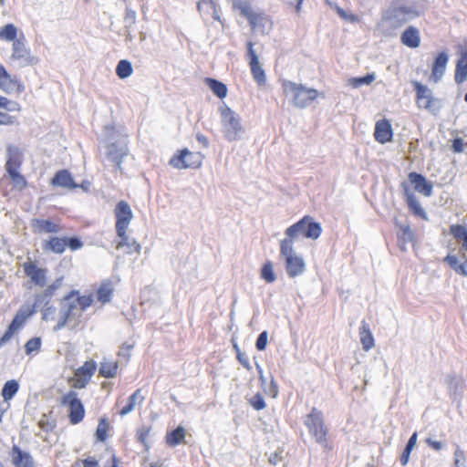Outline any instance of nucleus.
<instances>
[{"label": "nucleus", "mask_w": 467, "mask_h": 467, "mask_svg": "<svg viewBox=\"0 0 467 467\" xmlns=\"http://www.w3.org/2000/svg\"><path fill=\"white\" fill-rule=\"evenodd\" d=\"M423 7L420 0H392L382 12L379 28L385 36H394L395 31L409 21L421 16Z\"/></svg>", "instance_id": "f257e3e1"}, {"label": "nucleus", "mask_w": 467, "mask_h": 467, "mask_svg": "<svg viewBox=\"0 0 467 467\" xmlns=\"http://www.w3.org/2000/svg\"><path fill=\"white\" fill-rule=\"evenodd\" d=\"M24 162V152L16 145L8 144L6 147V161L5 169L6 176L11 180L13 188L22 192L27 187L26 177L20 172ZM5 177V175L4 176ZM3 178L2 180H4Z\"/></svg>", "instance_id": "f03ea898"}, {"label": "nucleus", "mask_w": 467, "mask_h": 467, "mask_svg": "<svg viewBox=\"0 0 467 467\" xmlns=\"http://www.w3.org/2000/svg\"><path fill=\"white\" fill-rule=\"evenodd\" d=\"M281 84L284 94L291 96V103L296 108H307L319 95L316 88H306L303 84H297L291 80L283 79Z\"/></svg>", "instance_id": "7ed1b4c3"}, {"label": "nucleus", "mask_w": 467, "mask_h": 467, "mask_svg": "<svg viewBox=\"0 0 467 467\" xmlns=\"http://www.w3.org/2000/svg\"><path fill=\"white\" fill-rule=\"evenodd\" d=\"M78 290H71L67 294L60 302L59 319L57 325L53 327L55 332L64 328L66 326H70L71 329L77 328L80 324L82 313H77L76 302H70L75 295H78Z\"/></svg>", "instance_id": "20e7f679"}, {"label": "nucleus", "mask_w": 467, "mask_h": 467, "mask_svg": "<svg viewBox=\"0 0 467 467\" xmlns=\"http://www.w3.org/2000/svg\"><path fill=\"white\" fill-rule=\"evenodd\" d=\"M321 223L316 222L311 216L306 215L285 230L286 237L284 240L290 239V244L294 245L295 240L300 235L316 240L321 235Z\"/></svg>", "instance_id": "39448f33"}, {"label": "nucleus", "mask_w": 467, "mask_h": 467, "mask_svg": "<svg viewBox=\"0 0 467 467\" xmlns=\"http://www.w3.org/2000/svg\"><path fill=\"white\" fill-rule=\"evenodd\" d=\"M221 123L223 136L232 142L239 140L244 133L240 116L227 105L220 108Z\"/></svg>", "instance_id": "423d86ee"}, {"label": "nucleus", "mask_w": 467, "mask_h": 467, "mask_svg": "<svg viewBox=\"0 0 467 467\" xmlns=\"http://www.w3.org/2000/svg\"><path fill=\"white\" fill-rule=\"evenodd\" d=\"M280 254L285 258V268L290 278L301 275L306 271V263L302 256L296 254L289 240L280 242Z\"/></svg>", "instance_id": "0eeeda50"}, {"label": "nucleus", "mask_w": 467, "mask_h": 467, "mask_svg": "<svg viewBox=\"0 0 467 467\" xmlns=\"http://www.w3.org/2000/svg\"><path fill=\"white\" fill-rule=\"evenodd\" d=\"M305 425L307 427L309 433L314 437L317 443L322 445L324 448L328 447V430L325 426L321 410L313 407L310 413L306 415Z\"/></svg>", "instance_id": "6e6552de"}, {"label": "nucleus", "mask_w": 467, "mask_h": 467, "mask_svg": "<svg viewBox=\"0 0 467 467\" xmlns=\"http://www.w3.org/2000/svg\"><path fill=\"white\" fill-rule=\"evenodd\" d=\"M411 85L416 93V103L418 108L426 109L433 114L441 109L439 99L433 96L432 90L426 85L413 80Z\"/></svg>", "instance_id": "1a4fd4ad"}, {"label": "nucleus", "mask_w": 467, "mask_h": 467, "mask_svg": "<svg viewBox=\"0 0 467 467\" xmlns=\"http://www.w3.org/2000/svg\"><path fill=\"white\" fill-rule=\"evenodd\" d=\"M11 58L18 61L22 67L36 66L40 61L36 56L31 54L30 48L26 46V39L24 35H21L14 41Z\"/></svg>", "instance_id": "9d476101"}, {"label": "nucleus", "mask_w": 467, "mask_h": 467, "mask_svg": "<svg viewBox=\"0 0 467 467\" xmlns=\"http://www.w3.org/2000/svg\"><path fill=\"white\" fill-rule=\"evenodd\" d=\"M61 405L68 408V419L71 424H78L85 417V407L82 401L78 398V393L74 390L68 391L61 399Z\"/></svg>", "instance_id": "9b49d317"}, {"label": "nucleus", "mask_w": 467, "mask_h": 467, "mask_svg": "<svg viewBox=\"0 0 467 467\" xmlns=\"http://www.w3.org/2000/svg\"><path fill=\"white\" fill-rule=\"evenodd\" d=\"M129 154L128 139L121 137L107 146V157L118 171H121L123 159Z\"/></svg>", "instance_id": "f8f14e48"}, {"label": "nucleus", "mask_w": 467, "mask_h": 467, "mask_svg": "<svg viewBox=\"0 0 467 467\" xmlns=\"http://www.w3.org/2000/svg\"><path fill=\"white\" fill-rule=\"evenodd\" d=\"M204 156L200 152H192L188 149L179 150V154L171 160V164L179 169L200 168Z\"/></svg>", "instance_id": "ddd939ff"}, {"label": "nucleus", "mask_w": 467, "mask_h": 467, "mask_svg": "<svg viewBox=\"0 0 467 467\" xmlns=\"http://www.w3.org/2000/svg\"><path fill=\"white\" fill-rule=\"evenodd\" d=\"M116 217V233L118 236H123L127 231L132 218L133 213L130 206L126 201H119L115 207Z\"/></svg>", "instance_id": "4468645a"}, {"label": "nucleus", "mask_w": 467, "mask_h": 467, "mask_svg": "<svg viewBox=\"0 0 467 467\" xmlns=\"http://www.w3.org/2000/svg\"><path fill=\"white\" fill-rule=\"evenodd\" d=\"M246 57L249 59V66L254 80L258 86H264L266 83V75L265 69L259 62V57L254 49V43L248 41L246 43Z\"/></svg>", "instance_id": "2eb2a0df"}, {"label": "nucleus", "mask_w": 467, "mask_h": 467, "mask_svg": "<svg viewBox=\"0 0 467 467\" xmlns=\"http://www.w3.org/2000/svg\"><path fill=\"white\" fill-rule=\"evenodd\" d=\"M243 16L245 17L252 29L257 30L261 34H265L271 29V21L269 17L263 12H248L247 9L243 10Z\"/></svg>", "instance_id": "dca6fc26"}, {"label": "nucleus", "mask_w": 467, "mask_h": 467, "mask_svg": "<svg viewBox=\"0 0 467 467\" xmlns=\"http://www.w3.org/2000/svg\"><path fill=\"white\" fill-rule=\"evenodd\" d=\"M446 383L451 399L460 406L464 396V381L456 374L451 373L447 375Z\"/></svg>", "instance_id": "f3484780"}, {"label": "nucleus", "mask_w": 467, "mask_h": 467, "mask_svg": "<svg viewBox=\"0 0 467 467\" xmlns=\"http://www.w3.org/2000/svg\"><path fill=\"white\" fill-rule=\"evenodd\" d=\"M0 88L5 93L10 94L13 91L21 93L25 87L16 77H11L5 67L0 64Z\"/></svg>", "instance_id": "a211bd4d"}, {"label": "nucleus", "mask_w": 467, "mask_h": 467, "mask_svg": "<svg viewBox=\"0 0 467 467\" xmlns=\"http://www.w3.org/2000/svg\"><path fill=\"white\" fill-rule=\"evenodd\" d=\"M409 182L413 185L414 190L419 193L431 197L433 193V184L421 173L411 171L408 175Z\"/></svg>", "instance_id": "6ab92c4d"}, {"label": "nucleus", "mask_w": 467, "mask_h": 467, "mask_svg": "<svg viewBox=\"0 0 467 467\" xmlns=\"http://www.w3.org/2000/svg\"><path fill=\"white\" fill-rule=\"evenodd\" d=\"M401 189L403 191V194L406 197V202L410 210L413 213L414 215L427 221L428 214L425 210L421 207L420 202L418 201L415 194L410 191L409 184L407 182H401Z\"/></svg>", "instance_id": "aec40b11"}, {"label": "nucleus", "mask_w": 467, "mask_h": 467, "mask_svg": "<svg viewBox=\"0 0 467 467\" xmlns=\"http://www.w3.org/2000/svg\"><path fill=\"white\" fill-rule=\"evenodd\" d=\"M24 272L31 281L38 286H45L47 283V270L39 268L36 263L26 262L23 265Z\"/></svg>", "instance_id": "412c9836"}, {"label": "nucleus", "mask_w": 467, "mask_h": 467, "mask_svg": "<svg viewBox=\"0 0 467 467\" xmlns=\"http://www.w3.org/2000/svg\"><path fill=\"white\" fill-rule=\"evenodd\" d=\"M10 456L15 467H34L36 465L32 455L28 451H22L16 444L12 446Z\"/></svg>", "instance_id": "4be33fe9"}, {"label": "nucleus", "mask_w": 467, "mask_h": 467, "mask_svg": "<svg viewBox=\"0 0 467 467\" xmlns=\"http://www.w3.org/2000/svg\"><path fill=\"white\" fill-rule=\"evenodd\" d=\"M375 140L379 143H387L392 140L393 130L388 119H381L376 123L374 131Z\"/></svg>", "instance_id": "5701e85b"}, {"label": "nucleus", "mask_w": 467, "mask_h": 467, "mask_svg": "<svg viewBox=\"0 0 467 467\" xmlns=\"http://www.w3.org/2000/svg\"><path fill=\"white\" fill-rule=\"evenodd\" d=\"M449 61V55L445 51L440 52L434 58L431 66V77L435 82H439L443 77Z\"/></svg>", "instance_id": "b1692460"}, {"label": "nucleus", "mask_w": 467, "mask_h": 467, "mask_svg": "<svg viewBox=\"0 0 467 467\" xmlns=\"http://www.w3.org/2000/svg\"><path fill=\"white\" fill-rule=\"evenodd\" d=\"M400 42L410 48L419 47L420 45V30L414 26H408L400 36Z\"/></svg>", "instance_id": "393cba45"}, {"label": "nucleus", "mask_w": 467, "mask_h": 467, "mask_svg": "<svg viewBox=\"0 0 467 467\" xmlns=\"http://www.w3.org/2000/svg\"><path fill=\"white\" fill-rule=\"evenodd\" d=\"M54 186H60L67 189H77L78 184L75 182L71 173L67 170H60L56 172L51 180Z\"/></svg>", "instance_id": "a878e982"}, {"label": "nucleus", "mask_w": 467, "mask_h": 467, "mask_svg": "<svg viewBox=\"0 0 467 467\" xmlns=\"http://www.w3.org/2000/svg\"><path fill=\"white\" fill-rule=\"evenodd\" d=\"M31 226L36 233H58L60 227L49 219L34 218L31 221Z\"/></svg>", "instance_id": "bb28decb"}, {"label": "nucleus", "mask_w": 467, "mask_h": 467, "mask_svg": "<svg viewBox=\"0 0 467 467\" xmlns=\"http://www.w3.org/2000/svg\"><path fill=\"white\" fill-rule=\"evenodd\" d=\"M42 248L45 251L61 254L67 248L65 237L51 236L42 244Z\"/></svg>", "instance_id": "cd10ccee"}, {"label": "nucleus", "mask_w": 467, "mask_h": 467, "mask_svg": "<svg viewBox=\"0 0 467 467\" xmlns=\"http://www.w3.org/2000/svg\"><path fill=\"white\" fill-rule=\"evenodd\" d=\"M398 245L401 251H406V245L409 243H412L415 238V234L410 228L409 223H405L400 230L397 233Z\"/></svg>", "instance_id": "c85d7f7f"}, {"label": "nucleus", "mask_w": 467, "mask_h": 467, "mask_svg": "<svg viewBox=\"0 0 467 467\" xmlns=\"http://www.w3.org/2000/svg\"><path fill=\"white\" fill-rule=\"evenodd\" d=\"M359 337L364 350L368 351L373 348L374 337L369 328V325L365 320L361 321L359 327Z\"/></svg>", "instance_id": "c756f323"}, {"label": "nucleus", "mask_w": 467, "mask_h": 467, "mask_svg": "<svg viewBox=\"0 0 467 467\" xmlns=\"http://www.w3.org/2000/svg\"><path fill=\"white\" fill-rule=\"evenodd\" d=\"M467 79V51H464L458 59L455 67L454 80L460 85Z\"/></svg>", "instance_id": "7c9ffc66"}, {"label": "nucleus", "mask_w": 467, "mask_h": 467, "mask_svg": "<svg viewBox=\"0 0 467 467\" xmlns=\"http://www.w3.org/2000/svg\"><path fill=\"white\" fill-rule=\"evenodd\" d=\"M145 400V397L141 393V389H136L128 399V402L125 406L122 407V409L119 410V414L121 416H125L134 410V407L137 402L140 404L143 402Z\"/></svg>", "instance_id": "2f4dec72"}, {"label": "nucleus", "mask_w": 467, "mask_h": 467, "mask_svg": "<svg viewBox=\"0 0 467 467\" xmlns=\"http://www.w3.org/2000/svg\"><path fill=\"white\" fill-rule=\"evenodd\" d=\"M185 438V429L182 426H178L171 431L166 434V442L169 446L175 447L181 444Z\"/></svg>", "instance_id": "473e14b6"}, {"label": "nucleus", "mask_w": 467, "mask_h": 467, "mask_svg": "<svg viewBox=\"0 0 467 467\" xmlns=\"http://www.w3.org/2000/svg\"><path fill=\"white\" fill-rule=\"evenodd\" d=\"M205 81L213 94L219 99H223L227 96V86L223 82L212 78H206Z\"/></svg>", "instance_id": "72a5a7b5"}, {"label": "nucleus", "mask_w": 467, "mask_h": 467, "mask_svg": "<svg viewBox=\"0 0 467 467\" xmlns=\"http://www.w3.org/2000/svg\"><path fill=\"white\" fill-rule=\"evenodd\" d=\"M119 237L120 238V241L117 245L118 248L124 246L127 247V254H132L133 252L139 254L140 252V244L134 238H130L126 232H124L123 236Z\"/></svg>", "instance_id": "f704fd0d"}, {"label": "nucleus", "mask_w": 467, "mask_h": 467, "mask_svg": "<svg viewBox=\"0 0 467 467\" xmlns=\"http://www.w3.org/2000/svg\"><path fill=\"white\" fill-rule=\"evenodd\" d=\"M19 389V383L16 379L7 380L1 391V395L5 401L12 400Z\"/></svg>", "instance_id": "c9c22d12"}, {"label": "nucleus", "mask_w": 467, "mask_h": 467, "mask_svg": "<svg viewBox=\"0 0 467 467\" xmlns=\"http://www.w3.org/2000/svg\"><path fill=\"white\" fill-rule=\"evenodd\" d=\"M113 288L109 281L103 282L97 290V299L102 304L109 303L111 300Z\"/></svg>", "instance_id": "e433bc0d"}, {"label": "nucleus", "mask_w": 467, "mask_h": 467, "mask_svg": "<svg viewBox=\"0 0 467 467\" xmlns=\"http://www.w3.org/2000/svg\"><path fill=\"white\" fill-rule=\"evenodd\" d=\"M118 363L113 361H102L100 362L99 373L100 376L106 379L115 378L118 371Z\"/></svg>", "instance_id": "4c0bfd02"}, {"label": "nucleus", "mask_w": 467, "mask_h": 467, "mask_svg": "<svg viewBox=\"0 0 467 467\" xmlns=\"http://www.w3.org/2000/svg\"><path fill=\"white\" fill-rule=\"evenodd\" d=\"M133 73V67L130 60L121 59L118 62L116 67V74L120 79H125L131 76Z\"/></svg>", "instance_id": "58836bf2"}, {"label": "nucleus", "mask_w": 467, "mask_h": 467, "mask_svg": "<svg viewBox=\"0 0 467 467\" xmlns=\"http://www.w3.org/2000/svg\"><path fill=\"white\" fill-rule=\"evenodd\" d=\"M376 79L375 73H368L365 76L355 77L348 79V85L353 88H360L361 86L370 85Z\"/></svg>", "instance_id": "ea45409f"}, {"label": "nucleus", "mask_w": 467, "mask_h": 467, "mask_svg": "<svg viewBox=\"0 0 467 467\" xmlns=\"http://www.w3.org/2000/svg\"><path fill=\"white\" fill-rule=\"evenodd\" d=\"M260 277L266 283L271 284L276 280V275L274 271V265L272 261H266L260 271Z\"/></svg>", "instance_id": "a19ab883"}, {"label": "nucleus", "mask_w": 467, "mask_h": 467, "mask_svg": "<svg viewBox=\"0 0 467 467\" xmlns=\"http://www.w3.org/2000/svg\"><path fill=\"white\" fill-rule=\"evenodd\" d=\"M109 429V424L106 418H101L99 421L96 430V439L98 441L104 442L108 439V431Z\"/></svg>", "instance_id": "79ce46f5"}, {"label": "nucleus", "mask_w": 467, "mask_h": 467, "mask_svg": "<svg viewBox=\"0 0 467 467\" xmlns=\"http://www.w3.org/2000/svg\"><path fill=\"white\" fill-rule=\"evenodd\" d=\"M17 36V28L13 24H7L4 26L0 29V38L5 39L6 41H15L18 37Z\"/></svg>", "instance_id": "37998d69"}, {"label": "nucleus", "mask_w": 467, "mask_h": 467, "mask_svg": "<svg viewBox=\"0 0 467 467\" xmlns=\"http://www.w3.org/2000/svg\"><path fill=\"white\" fill-rule=\"evenodd\" d=\"M97 368V364L93 360L86 361L78 369V374L84 379H90Z\"/></svg>", "instance_id": "c03bdc74"}, {"label": "nucleus", "mask_w": 467, "mask_h": 467, "mask_svg": "<svg viewBox=\"0 0 467 467\" xmlns=\"http://www.w3.org/2000/svg\"><path fill=\"white\" fill-rule=\"evenodd\" d=\"M77 296L76 299H71L70 302H76L77 306H79L81 311H85L88 307H89L93 303V295L89 294L87 296H79V293Z\"/></svg>", "instance_id": "a18cd8bd"}, {"label": "nucleus", "mask_w": 467, "mask_h": 467, "mask_svg": "<svg viewBox=\"0 0 467 467\" xmlns=\"http://www.w3.org/2000/svg\"><path fill=\"white\" fill-rule=\"evenodd\" d=\"M42 345L41 337H34L30 338L25 345V352L26 355H31L34 352H38Z\"/></svg>", "instance_id": "49530a36"}, {"label": "nucleus", "mask_w": 467, "mask_h": 467, "mask_svg": "<svg viewBox=\"0 0 467 467\" xmlns=\"http://www.w3.org/2000/svg\"><path fill=\"white\" fill-rule=\"evenodd\" d=\"M151 431V426H142L137 431V440L140 442L146 450L150 449V444L147 441V437Z\"/></svg>", "instance_id": "de8ad7c7"}, {"label": "nucleus", "mask_w": 467, "mask_h": 467, "mask_svg": "<svg viewBox=\"0 0 467 467\" xmlns=\"http://www.w3.org/2000/svg\"><path fill=\"white\" fill-rule=\"evenodd\" d=\"M450 232L459 241H462L467 236V228L462 224L451 225Z\"/></svg>", "instance_id": "09e8293b"}, {"label": "nucleus", "mask_w": 467, "mask_h": 467, "mask_svg": "<svg viewBox=\"0 0 467 467\" xmlns=\"http://www.w3.org/2000/svg\"><path fill=\"white\" fill-rule=\"evenodd\" d=\"M36 312V310L35 309V306H32L31 305H24L20 307L16 316H17L23 322H26V320Z\"/></svg>", "instance_id": "8fccbe9b"}, {"label": "nucleus", "mask_w": 467, "mask_h": 467, "mask_svg": "<svg viewBox=\"0 0 467 467\" xmlns=\"http://www.w3.org/2000/svg\"><path fill=\"white\" fill-rule=\"evenodd\" d=\"M51 299L45 292L38 293L35 296V302L31 306H35V309L37 310L39 307L47 306Z\"/></svg>", "instance_id": "3c124183"}, {"label": "nucleus", "mask_w": 467, "mask_h": 467, "mask_svg": "<svg viewBox=\"0 0 467 467\" xmlns=\"http://www.w3.org/2000/svg\"><path fill=\"white\" fill-rule=\"evenodd\" d=\"M66 247L71 251H77L83 247V242L78 236H65Z\"/></svg>", "instance_id": "603ef678"}, {"label": "nucleus", "mask_w": 467, "mask_h": 467, "mask_svg": "<svg viewBox=\"0 0 467 467\" xmlns=\"http://www.w3.org/2000/svg\"><path fill=\"white\" fill-rule=\"evenodd\" d=\"M250 405L255 410H264L266 406V403L265 401V399L261 393H256L250 400Z\"/></svg>", "instance_id": "864d4df0"}, {"label": "nucleus", "mask_w": 467, "mask_h": 467, "mask_svg": "<svg viewBox=\"0 0 467 467\" xmlns=\"http://www.w3.org/2000/svg\"><path fill=\"white\" fill-rule=\"evenodd\" d=\"M137 13L130 7L126 8L124 16L125 28L130 29L136 23Z\"/></svg>", "instance_id": "5fc2aeb1"}, {"label": "nucleus", "mask_w": 467, "mask_h": 467, "mask_svg": "<svg viewBox=\"0 0 467 467\" xmlns=\"http://www.w3.org/2000/svg\"><path fill=\"white\" fill-rule=\"evenodd\" d=\"M268 332L266 330L262 331L255 341V348L258 351H264L267 346Z\"/></svg>", "instance_id": "6e6d98bb"}, {"label": "nucleus", "mask_w": 467, "mask_h": 467, "mask_svg": "<svg viewBox=\"0 0 467 467\" xmlns=\"http://www.w3.org/2000/svg\"><path fill=\"white\" fill-rule=\"evenodd\" d=\"M263 389H264L265 392L266 394L270 395L271 397L275 398L277 396V394H278V385L275 382L273 375H271V380H270L269 384L266 383L263 387Z\"/></svg>", "instance_id": "4d7b16f0"}, {"label": "nucleus", "mask_w": 467, "mask_h": 467, "mask_svg": "<svg viewBox=\"0 0 467 467\" xmlns=\"http://www.w3.org/2000/svg\"><path fill=\"white\" fill-rule=\"evenodd\" d=\"M38 425L40 429L45 432H50L56 427L55 421H50L46 414H43L41 419L39 420Z\"/></svg>", "instance_id": "13d9d810"}, {"label": "nucleus", "mask_w": 467, "mask_h": 467, "mask_svg": "<svg viewBox=\"0 0 467 467\" xmlns=\"http://www.w3.org/2000/svg\"><path fill=\"white\" fill-rule=\"evenodd\" d=\"M233 8L235 10H239L240 14L243 16V10L245 8L248 12H252L253 9L247 1L244 0H233Z\"/></svg>", "instance_id": "bf43d9fd"}, {"label": "nucleus", "mask_w": 467, "mask_h": 467, "mask_svg": "<svg viewBox=\"0 0 467 467\" xmlns=\"http://www.w3.org/2000/svg\"><path fill=\"white\" fill-rule=\"evenodd\" d=\"M454 467H465V458L463 451L457 447V449L454 451Z\"/></svg>", "instance_id": "052dcab7"}, {"label": "nucleus", "mask_w": 467, "mask_h": 467, "mask_svg": "<svg viewBox=\"0 0 467 467\" xmlns=\"http://www.w3.org/2000/svg\"><path fill=\"white\" fill-rule=\"evenodd\" d=\"M444 262L448 263L450 267L454 270L457 274L459 272L460 261L456 255L448 254L444 258Z\"/></svg>", "instance_id": "680f3d73"}, {"label": "nucleus", "mask_w": 467, "mask_h": 467, "mask_svg": "<svg viewBox=\"0 0 467 467\" xmlns=\"http://www.w3.org/2000/svg\"><path fill=\"white\" fill-rule=\"evenodd\" d=\"M337 13L338 14V16L347 20V21H349V22H357L358 21V16L354 14H348L343 8L339 7V6H337Z\"/></svg>", "instance_id": "e2e57ef3"}, {"label": "nucleus", "mask_w": 467, "mask_h": 467, "mask_svg": "<svg viewBox=\"0 0 467 467\" xmlns=\"http://www.w3.org/2000/svg\"><path fill=\"white\" fill-rule=\"evenodd\" d=\"M16 118L0 111V125H14Z\"/></svg>", "instance_id": "0e129e2a"}, {"label": "nucleus", "mask_w": 467, "mask_h": 467, "mask_svg": "<svg viewBox=\"0 0 467 467\" xmlns=\"http://www.w3.org/2000/svg\"><path fill=\"white\" fill-rule=\"evenodd\" d=\"M237 360L248 371L252 370V366L249 362V358L245 353L241 352L236 355Z\"/></svg>", "instance_id": "69168bd1"}, {"label": "nucleus", "mask_w": 467, "mask_h": 467, "mask_svg": "<svg viewBox=\"0 0 467 467\" xmlns=\"http://www.w3.org/2000/svg\"><path fill=\"white\" fill-rule=\"evenodd\" d=\"M17 316H15L11 323L8 325L7 329L12 332L13 334L16 333V331L24 324Z\"/></svg>", "instance_id": "338daca9"}, {"label": "nucleus", "mask_w": 467, "mask_h": 467, "mask_svg": "<svg viewBox=\"0 0 467 467\" xmlns=\"http://www.w3.org/2000/svg\"><path fill=\"white\" fill-rule=\"evenodd\" d=\"M412 450L413 449H411L408 446H405V448L400 455V459L402 466H406L408 464Z\"/></svg>", "instance_id": "774afa93"}]
</instances>
